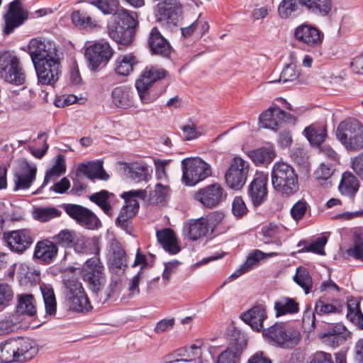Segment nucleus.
<instances>
[{"label": "nucleus", "instance_id": "obj_1", "mask_svg": "<svg viewBox=\"0 0 363 363\" xmlns=\"http://www.w3.org/2000/svg\"><path fill=\"white\" fill-rule=\"evenodd\" d=\"M274 189L284 196H290L298 191V179L294 168L284 162H275L271 174Z\"/></svg>", "mask_w": 363, "mask_h": 363}, {"label": "nucleus", "instance_id": "obj_2", "mask_svg": "<svg viewBox=\"0 0 363 363\" xmlns=\"http://www.w3.org/2000/svg\"><path fill=\"white\" fill-rule=\"evenodd\" d=\"M336 136L344 147L351 151L363 148V125L354 118H347L337 126Z\"/></svg>", "mask_w": 363, "mask_h": 363}, {"label": "nucleus", "instance_id": "obj_3", "mask_svg": "<svg viewBox=\"0 0 363 363\" xmlns=\"http://www.w3.org/2000/svg\"><path fill=\"white\" fill-rule=\"evenodd\" d=\"M263 335L283 348H293L301 340V333L296 328L281 323L264 330Z\"/></svg>", "mask_w": 363, "mask_h": 363}, {"label": "nucleus", "instance_id": "obj_4", "mask_svg": "<svg viewBox=\"0 0 363 363\" xmlns=\"http://www.w3.org/2000/svg\"><path fill=\"white\" fill-rule=\"evenodd\" d=\"M182 181L194 186L211 174V166L199 157L186 158L182 161Z\"/></svg>", "mask_w": 363, "mask_h": 363}, {"label": "nucleus", "instance_id": "obj_5", "mask_svg": "<svg viewBox=\"0 0 363 363\" xmlns=\"http://www.w3.org/2000/svg\"><path fill=\"white\" fill-rule=\"evenodd\" d=\"M69 307L77 312H87L91 309V303L81 282L74 277L64 281Z\"/></svg>", "mask_w": 363, "mask_h": 363}, {"label": "nucleus", "instance_id": "obj_6", "mask_svg": "<svg viewBox=\"0 0 363 363\" xmlns=\"http://www.w3.org/2000/svg\"><path fill=\"white\" fill-rule=\"evenodd\" d=\"M146 196V191L142 189L124 192L122 197L124 199L125 204L121 209L116 220V224L123 229H127L130 220L137 214L139 209V203L136 198L145 200Z\"/></svg>", "mask_w": 363, "mask_h": 363}, {"label": "nucleus", "instance_id": "obj_7", "mask_svg": "<svg viewBox=\"0 0 363 363\" xmlns=\"http://www.w3.org/2000/svg\"><path fill=\"white\" fill-rule=\"evenodd\" d=\"M166 71L157 66L147 67L135 82L139 97L143 104L152 103L155 98L149 94L151 85L166 76Z\"/></svg>", "mask_w": 363, "mask_h": 363}, {"label": "nucleus", "instance_id": "obj_8", "mask_svg": "<svg viewBox=\"0 0 363 363\" xmlns=\"http://www.w3.org/2000/svg\"><path fill=\"white\" fill-rule=\"evenodd\" d=\"M37 167L25 158L15 161L13 169L14 191L28 189L35 179Z\"/></svg>", "mask_w": 363, "mask_h": 363}, {"label": "nucleus", "instance_id": "obj_9", "mask_svg": "<svg viewBox=\"0 0 363 363\" xmlns=\"http://www.w3.org/2000/svg\"><path fill=\"white\" fill-rule=\"evenodd\" d=\"M250 164L240 157H235L230 162L229 168L225 174L227 185L232 189L242 188L246 182Z\"/></svg>", "mask_w": 363, "mask_h": 363}, {"label": "nucleus", "instance_id": "obj_10", "mask_svg": "<svg viewBox=\"0 0 363 363\" xmlns=\"http://www.w3.org/2000/svg\"><path fill=\"white\" fill-rule=\"evenodd\" d=\"M28 53L34 64L59 60L57 49L51 41L32 39L28 45Z\"/></svg>", "mask_w": 363, "mask_h": 363}, {"label": "nucleus", "instance_id": "obj_11", "mask_svg": "<svg viewBox=\"0 0 363 363\" xmlns=\"http://www.w3.org/2000/svg\"><path fill=\"white\" fill-rule=\"evenodd\" d=\"M0 76L6 82L15 85H21L26 80V74L18 59L7 55L0 57Z\"/></svg>", "mask_w": 363, "mask_h": 363}, {"label": "nucleus", "instance_id": "obj_12", "mask_svg": "<svg viewBox=\"0 0 363 363\" xmlns=\"http://www.w3.org/2000/svg\"><path fill=\"white\" fill-rule=\"evenodd\" d=\"M181 13V4L176 0L161 1L157 4L155 9L157 21L168 28L177 25Z\"/></svg>", "mask_w": 363, "mask_h": 363}, {"label": "nucleus", "instance_id": "obj_13", "mask_svg": "<svg viewBox=\"0 0 363 363\" xmlns=\"http://www.w3.org/2000/svg\"><path fill=\"white\" fill-rule=\"evenodd\" d=\"M65 212L82 226L88 229H96L101 222L96 215L89 209L80 205L68 203L63 206Z\"/></svg>", "mask_w": 363, "mask_h": 363}, {"label": "nucleus", "instance_id": "obj_14", "mask_svg": "<svg viewBox=\"0 0 363 363\" xmlns=\"http://www.w3.org/2000/svg\"><path fill=\"white\" fill-rule=\"evenodd\" d=\"M112 54V49L108 43L96 42L86 48L85 57L89 67L95 70L101 63L108 62Z\"/></svg>", "mask_w": 363, "mask_h": 363}, {"label": "nucleus", "instance_id": "obj_15", "mask_svg": "<svg viewBox=\"0 0 363 363\" xmlns=\"http://www.w3.org/2000/svg\"><path fill=\"white\" fill-rule=\"evenodd\" d=\"M107 258L110 269L115 272L118 270L123 272L128 265V255L121 242L116 239H111L109 241Z\"/></svg>", "mask_w": 363, "mask_h": 363}, {"label": "nucleus", "instance_id": "obj_16", "mask_svg": "<svg viewBox=\"0 0 363 363\" xmlns=\"http://www.w3.org/2000/svg\"><path fill=\"white\" fill-rule=\"evenodd\" d=\"M86 264L90 270L84 275V279L90 289L97 294L105 281L104 266L98 258L87 259Z\"/></svg>", "mask_w": 363, "mask_h": 363}, {"label": "nucleus", "instance_id": "obj_17", "mask_svg": "<svg viewBox=\"0 0 363 363\" xmlns=\"http://www.w3.org/2000/svg\"><path fill=\"white\" fill-rule=\"evenodd\" d=\"M296 39L309 48H318L322 44L323 33L314 26L303 23L294 31Z\"/></svg>", "mask_w": 363, "mask_h": 363}, {"label": "nucleus", "instance_id": "obj_18", "mask_svg": "<svg viewBox=\"0 0 363 363\" xmlns=\"http://www.w3.org/2000/svg\"><path fill=\"white\" fill-rule=\"evenodd\" d=\"M224 189L219 184H213L201 189L195 194V199L204 206L212 208L217 206L223 200Z\"/></svg>", "mask_w": 363, "mask_h": 363}, {"label": "nucleus", "instance_id": "obj_19", "mask_svg": "<svg viewBox=\"0 0 363 363\" xmlns=\"http://www.w3.org/2000/svg\"><path fill=\"white\" fill-rule=\"evenodd\" d=\"M4 33L9 35L15 28L21 26L28 18V12L23 6L21 0H14L9 4V9L4 16Z\"/></svg>", "mask_w": 363, "mask_h": 363}, {"label": "nucleus", "instance_id": "obj_20", "mask_svg": "<svg viewBox=\"0 0 363 363\" xmlns=\"http://www.w3.org/2000/svg\"><path fill=\"white\" fill-rule=\"evenodd\" d=\"M267 174H257L248 186V196L255 206L263 203L267 198Z\"/></svg>", "mask_w": 363, "mask_h": 363}, {"label": "nucleus", "instance_id": "obj_21", "mask_svg": "<svg viewBox=\"0 0 363 363\" xmlns=\"http://www.w3.org/2000/svg\"><path fill=\"white\" fill-rule=\"evenodd\" d=\"M293 116L286 113L279 107L269 108L267 111L260 114L259 123L262 127L272 130H277L283 122L293 120Z\"/></svg>", "mask_w": 363, "mask_h": 363}, {"label": "nucleus", "instance_id": "obj_22", "mask_svg": "<svg viewBox=\"0 0 363 363\" xmlns=\"http://www.w3.org/2000/svg\"><path fill=\"white\" fill-rule=\"evenodd\" d=\"M34 67L38 82L43 84H53L59 79L60 74V60L51 62H37Z\"/></svg>", "mask_w": 363, "mask_h": 363}, {"label": "nucleus", "instance_id": "obj_23", "mask_svg": "<svg viewBox=\"0 0 363 363\" xmlns=\"http://www.w3.org/2000/svg\"><path fill=\"white\" fill-rule=\"evenodd\" d=\"M4 238L10 249L18 253L25 251L33 242L31 233L26 229L4 233Z\"/></svg>", "mask_w": 363, "mask_h": 363}, {"label": "nucleus", "instance_id": "obj_24", "mask_svg": "<svg viewBox=\"0 0 363 363\" xmlns=\"http://www.w3.org/2000/svg\"><path fill=\"white\" fill-rule=\"evenodd\" d=\"M15 339L16 362H23L33 359L38 352V346L36 342L28 337Z\"/></svg>", "mask_w": 363, "mask_h": 363}, {"label": "nucleus", "instance_id": "obj_25", "mask_svg": "<svg viewBox=\"0 0 363 363\" xmlns=\"http://www.w3.org/2000/svg\"><path fill=\"white\" fill-rule=\"evenodd\" d=\"M279 254L276 252L264 253L259 250H254L251 251L239 269L235 271L230 278L236 279L242 274L249 272L259 264V262L267 258L275 257Z\"/></svg>", "mask_w": 363, "mask_h": 363}, {"label": "nucleus", "instance_id": "obj_26", "mask_svg": "<svg viewBox=\"0 0 363 363\" xmlns=\"http://www.w3.org/2000/svg\"><path fill=\"white\" fill-rule=\"evenodd\" d=\"M300 5L308 13L319 17L332 15L333 0H300Z\"/></svg>", "mask_w": 363, "mask_h": 363}, {"label": "nucleus", "instance_id": "obj_27", "mask_svg": "<svg viewBox=\"0 0 363 363\" xmlns=\"http://www.w3.org/2000/svg\"><path fill=\"white\" fill-rule=\"evenodd\" d=\"M201 349L199 347L191 345L177 349L174 353L166 357L167 363L178 362H200Z\"/></svg>", "mask_w": 363, "mask_h": 363}, {"label": "nucleus", "instance_id": "obj_28", "mask_svg": "<svg viewBox=\"0 0 363 363\" xmlns=\"http://www.w3.org/2000/svg\"><path fill=\"white\" fill-rule=\"evenodd\" d=\"M148 45L153 54L168 57L172 50L169 42L161 35L157 28H153L148 38Z\"/></svg>", "mask_w": 363, "mask_h": 363}, {"label": "nucleus", "instance_id": "obj_29", "mask_svg": "<svg viewBox=\"0 0 363 363\" xmlns=\"http://www.w3.org/2000/svg\"><path fill=\"white\" fill-rule=\"evenodd\" d=\"M82 174L91 180L95 179L107 180L108 174L103 168L101 161H90L86 163H81L77 169V174Z\"/></svg>", "mask_w": 363, "mask_h": 363}, {"label": "nucleus", "instance_id": "obj_30", "mask_svg": "<svg viewBox=\"0 0 363 363\" xmlns=\"http://www.w3.org/2000/svg\"><path fill=\"white\" fill-rule=\"evenodd\" d=\"M349 331L342 324H336L320 335L323 342L331 347H337L346 340Z\"/></svg>", "mask_w": 363, "mask_h": 363}, {"label": "nucleus", "instance_id": "obj_31", "mask_svg": "<svg viewBox=\"0 0 363 363\" xmlns=\"http://www.w3.org/2000/svg\"><path fill=\"white\" fill-rule=\"evenodd\" d=\"M58 247L52 240H43L37 242L34 255L45 263L50 264L57 255Z\"/></svg>", "mask_w": 363, "mask_h": 363}, {"label": "nucleus", "instance_id": "obj_32", "mask_svg": "<svg viewBox=\"0 0 363 363\" xmlns=\"http://www.w3.org/2000/svg\"><path fill=\"white\" fill-rule=\"evenodd\" d=\"M240 318L253 330L259 331L263 328V321L267 318L265 308L261 305L255 306L242 313Z\"/></svg>", "mask_w": 363, "mask_h": 363}, {"label": "nucleus", "instance_id": "obj_33", "mask_svg": "<svg viewBox=\"0 0 363 363\" xmlns=\"http://www.w3.org/2000/svg\"><path fill=\"white\" fill-rule=\"evenodd\" d=\"M208 222L205 218L189 220L184 228V233L191 240H197L206 236L208 232Z\"/></svg>", "mask_w": 363, "mask_h": 363}, {"label": "nucleus", "instance_id": "obj_34", "mask_svg": "<svg viewBox=\"0 0 363 363\" xmlns=\"http://www.w3.org/2000/svg\"><path fill=\"white\" fill-rule=\"evenodd\" d=\"M158 242L164 250L170 254H177L180 251L174 232L170 228H164L156 233Z\"/></svg>", "mask_w": 363, "mask_h": 363}, {"label": "nucleus", "instance_id": "obj_35", "mask_svg": "<svg viewBox=\"0 0 363 363\" xmlns=\"http://www.w3.org/2000/svg\"><path fill=\"white\" fill-rule=\"evenodd\" d=\"M108 34L111 38L116 43L122 45H128L132 42L133 36L130 34L124 26L113 18V21L108 25Z\"/></svg>", "mask_w": 363, "mask_h": 363}, {"label": "nucleus", "instance_id": "obj_36", "mask_svg": "<svg viewBox=\"0 0 363 363\" xmlns=\"http://www.w3.org/2000/svg\"><path fill=\"white\" fill-rule=\"evenodd\" d=\"M248 156L257 164H268L276 157L274 147L272 145L262 147L248 152Z\"/></svg>", "mask_w": 363, "mask_h": 363}, {"label": "nucleus", "instance_id": "obj_37", "mask_svg": "<svg viewBox=\"0 0 363 363\" xmlns=\"http://www.w3.org/2000/svg\"><path fill=\"white\" fill-rule=\"evenodd\" d=\"M359 187V181L353 174L349 172L342 174L339 184V190L342 195L352 197L357 192Z\"/></svg>", "mask_w": 363, "mask_h": 363}, {"label": "nucleus", "instance_id": "obj_38", "mask_svg": "<svg viewBox=\"0 0 363 363\" xmlns=\"http://www.w3.org/2000/svg\"><path fill=\"white\" fill-rule=\"evenodd\" d=\"M113 101L121 108H128L133 106V94L130 89L127 86L116 87L112 91Z\"/></svg>", "mask_w": 363, "mask_h": 363}, {"label": "nucleus", "instance_id": "obj_39", "mask_svg": "<svg viewBox=\"0 0 363 363\" xmlns=\"http://www.w3.org/2000/svg\"><path fill=\"white\" fill-rule=\"evenodd\" d=\"M113 18L121 23V26L129 30L130 34L133 36L134 29L138 26L137 13L130 12L124 9H118L113 16Z\"/></svg>", "mask_w": 363, "mask_h": 363}, {"label": "nucleus", "instance_id": "obj_40", "mask_svg": "<svg viewBox=\"0 0 363 363\" xmlns=\"http://www.w3.org/2000/svg\"><path fill=\"white\" fill-rule=\"evenodd\" d=\"M145 190L147 192V196L144 201L151 205L162 204L170 193L169 186L161 184H157L153 190L151 189L148 191L147 189Z\"/></svg>", "mask_w": 363, "mask_h": 363}, {"label": "nucleus", "instance_id": "obj_41", "mask_svg": "<svg viewBox=\"0 0 363 363\" xmlns=\"http://www.w3.org/2000/svg\"><path fill=\"white\" fill-rule=\"evenodd\" d=\"M304 133L313 146H319L327 137V129L325 125L313 124L304 129Z\"/></svg>", "mask_w": 363, "mask_h": 363}, {"label": "nucleus", "instance_id": "obj_42", "mask_svg": "<svg viewBox=\"0 0 363 363\" xmlns=\"http://www.w3.org/2000/svg\"><path fill=\"white\" fill-rule=\"evenodd\" d=\"M274 310L277 317L286 314H296L299 311V306L295 299L282 297L274 302Z\"/></svg>", "mask_w": 363, "mask_h": 363}, {"label": "nucleus", "instance_id": "obj_43", "mask_svg": "<svg viewBox=\"0 0 363 363\" xmlns=\"http://www.w3.org/2000/svg\"><path fill=\"white\" fill-rule=\"evenodd\" d=\"M138 60L132 54L119 56L115 62V71L118 74L127 76L133 70Z\"/></svg>", "mask_w": 363, "mask_h": 363}, {"label": "nucleus", "instance_id": "obj_44", "mask_svg": "<svg viewBox=\"0 0 363 363\" xmlns=\"http://www.w3.org/2000/svg\"><path fill=\"white\" fill-rule=\"evenodd\" d=\"M242 351V348L240 345L232 344L218 355L217 363H237Z\"/></svg>", "mask_w": 363, "mask_h": 363}, {"label": "nucleus", "instance_id": "obj_45", "mask_svg": "<svg viewBox=\"0 0 363 363\" xmlns=\"http://www.w3.org/2000/svg\"><path fill=\"white\" fill-rule=\"evenodd\" d=\"M76 232L70 229H62L52 236V240L55 246L64 248H72L74 241Z\"/></svg>", "mask_w": 363, "mask_h": 363}, {"label": "nucleus", "instance_id": "obj_46", "mask_svg": "<svg viewBox=\"0 0 363 363\" xmlns=\"http://www.w3.org/2000/svg\"><path fill=\"white\" fill-rule=\"evenodd\" d=\"M66 171V165L64 156L57 155L55 164L53 167L46 172L43 183L41 187H44L50 181H55L57 177L64 174Z\"/></svg>", "mask_w": 363, "mask_h": 363}, {"label": "nucleus", "instance_id": "obj_47", "mask_svg": "<svg viewBox=\"0 0 363 363\" xmlns=\"http://www.w3.org/2000/svg\"><path fill=\"white\" fill-rule=\"evenodd\" d=\"M15 339H9L0 344V362L11 363L16 362Z\"/></svg>", "mask_w": 363, "mask_h": 363}, {"label": "nucleus", "instance_id": "obj_48", "mask_svg": "<svg viewBox=\"0 0 363 363\" xmlns=\"http://www.w3.org/2000/svg\"><path fill=\"white\" fill-rule=\"evenodd\" d=\"M16 311L19 314L33 315L36 312L33 296L30 294L19 295Z\"/></svg>", "mask_w": 363, "mask_h": 363}, {"label": "nucleus", "instance_id": "obj_49", "mask_svg": "<svg viewBox=\"0 0 363 363\" xmlns=\"http://www.w3.org/2000/svg\"><path fill=\"white\" fill-rule=\"evenodd\" d=\"M283 227L275 223H269L262 228V234L265 238L264 242L266 244L275 243L277 246L281 245L278 238L281 233Z\"/></svg>", "mask_w": 363, "mask_h": 363}, {"label": "nucleus", "instance_id": "obj_50", "mask_svg": "<svg viewBox=\"0 0 363 363\" xmlns=\"http://www.w3.org/2000/svg\"><path fill=\"white\" fill-rule=\"evenodd\" d=\"M293 279L298 286L304 289L306 294L310 293L313 286V281L308 271L306 268L298 267Z\"/></svg>", "mask_w": 363, "mask_h": 363}, {"label": "nucleus", "instance_id": "obj_51", "mask_svg": "<svg viewBox=\"0 0 363 363\" xmlns=\"http://www.w3.org/2000/svg\"><path fill=\"white\" fill-rule=\"evenodd\" d=\"M110 195L111 194L108 191L102 190L91 195L89 199L97 204L106 215L111 216L113 215V210L108 202Z\"/></svg>", "mask_w": 363, "mask_h": 363}, {"label": "nucleus", "instance_id": "obj_52", "mask_svg": "<svg viewBox=\"0 0 363 363\" xmlns=\"http://www.w3.org/2000/svg\"><path fill=\"white\" fill-rule=\"evenodd\" d=\"M35 94L32 90L23 89L19 97L15 100L17 108L23 111H29L33 108L35 106Z\"/></svg>", "mask_w": 363, "mask_h": 363}, {"label": "nucleus", "instance_id": "obj_53", "mask_svg": "<svg viewBox=\"0 0 363 363\" xmlns=\"http://www.w3.org/2000/svg\"><path fill=\"white\" fill-rule=\"evenodd\" d=\"M41 294L45 303V308L47 313L53 315L56 313V299L53 289L47 285L40 286Z\"/></svg>", "mask_w": 363, "mask_h": 363}, {"label": "nucleus", "instance_id": "obj_54", "mask_svg": "<svg viewBox=\"0 0 363 363\" xmlns=\"http://www.w3.org/2000/svg\"><path fill=\"white\" fill-rule=\"evenodd\" d=\"M299 74L300 72L297 69V66L294 63L291 62L284 67L278 79L270 80L267 83L294 82L298 78Z\"/></svg>", "mask_w": 363, "mask_h": 363}, {"label": "nucleus", "instance_id": "obj_55", "mask_svg": "<svg viewBox=\"0 0 363 363\" xmlns=\"http://www.w3.org/2000/svg\"><path fill=\"white\" fill-rule=\"evenodd\" d=\"M346 307L347 318L363 329V314L359 309L358 303L354 300H350L347 301Z\"/></svg>", "mask_w": 363, "mask_h": 363}, {"label": "nucleus", "instance_id": "obj_56", "mask_svg": "<svg viewBox=\"0 0 363 363\" xmlns=\"http://www.w3.org/2000/svg\"><path fill=\"white\" fill-rule=\"evenodd\" d=\"M342 306L326 303L319 298L315 304V312L318 315H329L330 313H340L342 311Z\"/></svg>", "mask_w": 363, "mask_h": 363}, {"label": "nucleus", "instance_id": "obj_57", "mask_svg": "<svg viewBox=\"0 0 363 363\" xmlns=\"http://www.w3.org/2000/svg\"><path fill=\"white\" fill-rule=\"evenodd\" d=\"M61 216V211L55 207L38 208L33 212V217L40 222H48Z\"/></svg>", "mask_w": 363, "mask_h": 363}, {"label": "nucleus", "instance_id": "obj_58", "mask_svg": "<svg viewBox=\"0 0 363 363\" xmlns=\"http://www.w3.org/2000/svg\"><path fill=\"white\" fill-rule=\"evenodd\" d=\"M346 252L348 256L363 261V232L354 233L353 246L347 249Z\"/></svg>", "mask_w": 363, "mask_h": 363}, {"label": "nucleus", "instance_id": "obj_59", "mask_svg": "<svg viewBox=\"0 0 363 363\" xmlns=\"http://www.w3.org/2000/svg\"><path fill=\"white\" fill-rule=\"evenodd\" d=\"M300 0H282L278 7V13L282 18H287L298 10Z\"/></svg>", "mask_w": 363, "mask_h": 363}, {"label": "nucleus", "instance_id": "obj_60", "mask_svg": "<svg viewBox=\"0 0 363 363\" xmlns=\"http://www.w3.org/2000/svg\"><path fill=\"white\" fill-rule=\"evenodd\" d=\"M147 168L145 166L135 163L128 167V177L136 182L147 180Z\"/></svg>", "mask_w": 363, "mask_h": 363}, {"label": "nucleus", "instance_id": "obj_61", "mask_svg": "<svg viewBox=\"0 0 363 363\" xmlns=\"http://www.w3.org/2000/svg\"><path fill=\"white\" fill-rule=\"evenodd\" d=\"M72 21L74 25L82 28H91L96 26L94 21L89 15L80 11L72 13Z\"/></svg>", "mask_w": 363, "mask_h": 363}, {"label": "nucleus", "instance_id": "obj_62", "mask_svg": "<svg viewBox=\"0 0 363 363\" xmlns=\"http://www.w3.org/2000/svg\"><path fill=\"white\" fill-rule=\"evenodd\" d=\"M333 164L321 163L314 172L315 178L318 181L330 180L334 174L335 167Z\"/></svg>", "mask_w": 363, "mask_h": 363}, {"label": "nucleus", "instance_id": "obj_63", "mask_svg": "<svg viewBox=\"0 0 363 363\" xmlns=\"http://www.w3.org/2000/svg\"><path fill=\"white\" fill-rule=\"evenodd\" d=\"M91 4L98 8L104 14L114 15V13L118 10V0H95L91 2Z\"/></svg>", "mask_w": 363, "mask_h": 363}, {"label": "nucleus", "instance_id": "obj_64", "mask_svg": "<svg viewBox=\"0 0 363 363\" xmlns=\"http://www.w3.org/2000/svg\"><path fill=\"white\" fill-rule=\"evenodd\" d=\"M121 284V280L119 278L111 279L110 283L104 291L105 298L103 300V303H105L110 299H114L117 297L120 291Z\"/></svg>", "mask_w": 363, "mask_h": 363}]
</instances>
